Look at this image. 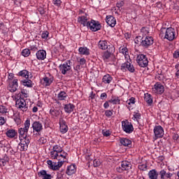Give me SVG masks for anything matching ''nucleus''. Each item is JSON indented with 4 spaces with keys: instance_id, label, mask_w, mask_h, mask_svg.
I'll use <instances>...</instances> for the list:
<instances>
[{
    "instance_id": "nucleus-1",
    "label": "nucleus",
    "mask_w": 179,
    "mask_h": 179,
    "mask_svg": "<svg viewBox=\"0 0 179 179\" xmlns=\"http://www.w3.org/2000/svg\"><path fill=\"white\" fill-rule=\"evenodd\" d=\"M29 128H30V120L27 119L24 123V127H21L18 130L20 143L18 144L17 149L20 152H26L29 148V144L30 143V140L27 137Z\"/></svg>"
},
{
    "instance_id": "nucleus-2",
    "label": "nucleus",
    "mask_w": 179,
    "mask_h": 179,
    "mask_svg": "<svg viewBox=\"0 0 179 179\" xmlns=\"http://www.w3.org/2000/svg\"><path fill=\"white\" fill-rule=\"evenodd\" d=\"M164 38L169 40V41H173V40L176 38V29H174L173 27H169L166 29V28H162L160 30L159 36H162V34H164Z\"/></svg>"
},
{
    "instance_id": "nucleus-3",
    "label": "nucleus",
    "mask_w": 179,
    "mask_h": 179,
    "mask_svg": "<svg viewBox=\"0 0 179 179\" xmlns=\"http://www.w3.org/2000/svg\"><path fill=\"white\" fill-rule=\"evenodd\" d=\"M136 61L138 65H139V66H141V68H146V66H148V64H149L148 57H146V55L143 54L138 55L136 57Z\"/></svg>"
},
{
    "instance_id": "nucleus-4",
    "label": "nucleus",
    "mask_w": 179,
    "mask_h": 179,
    "mask_svg": "<svg viewBox=\"0 0 179 179\" xmlns=\"http://www.w3.org/2000/svg\"><path fill=\"white\" fill-rule=\"evenodd\" d=\"M88 29H91L92 31H99L101 29V24L99 21L92 20L88 21Z\"/></svg>"
},
{
    "instance_id": "nucleus-5",
    "label": "nucleus",
    "mask_w": 179,
    "mask_h": 179,
    "mask_svg": "<svg viewBox=\"0 0 179 179\" xmlns=\"http://www.w3.org/2000/svg\"><path fill=\"white\" fill-rule=\"evenodd\" d=\"M122 127L126 134H132L134 132V126L128 120L122 121Z\"/></svg>"
},
{
    "instance_id": "nucleus-6",
    "label": "nucleus",
    "mask_w": 179,
    "mask_h": 179,
    "mask_svg": "<svg viewBox=\"0 0 179 179\" xmlns=\"http://www.w3.org/2000/svg\"><path fill=\"white\" fill-rule=\"evenodd\" d=\"M71 64L72 62L71 60H67L64 64L59 65V68L62 75H66V73L72 69V67L71 66Z\"/></svg>"
},
{
    "instance_id": "nucleus-7",
    "label": "nucleus",
    "mask_w": 179,
    "mask_h": 179,
    "mask_svg": "<svg viewBox=\"0 0 179 179\" xmlns=\"http://www.w3.org/2000/svg\"><path fill=\"white\" fill-rule=\"evenodd\" d=\"M64 163H65V161H60L57 162H52V161L51 160H48L47 161V164L49 166V169H50V170H59V169H61V167H62V166L64 165Z\"/></svg>"
},
{
    "instance_id": "nucleus-8",
    "label": "nucleus",
    "mask_w": 179,
    "mask_h": 179,
    "mask_svg": "<svg viewBox=\"0 0 179 179\" xmlns=\"http://www.w3.org/2000/svg\"><path fill=\"white\" fill-rule=\"evenodd\" d=\"M154 134L155 139H159L162 136H164V129L160 125L155 126L154 128Z\"/></svg>"
},
{
    "instance_id": "nucleus-9",
    "label": "nucleus",
    "mask_w": 179,
    "mask_h": 179,
    "mask_svg": "<svg viewBox=\"0 0 179 179\" xmlns=\"http://www.w3.org/2000/svg\"><path fill=\"white\" fill-rule=\"evenodd\" d=\"M54 156L51 157V159H54L56 160H58V162H65L64 160V159H66L67 156H68V153L65 152V151H64V150H62V152H59V153H56V154H53Z\"/></svg>"
},
{
    "instance_id": "nucleus-10",
    "label": "nucleus",
    "mask_w": 179,
    "mask_h": 179,
    "mask_svg": "<svg viewBox=\"0 0 179 179\" xmlns=\"http://www.w3.org/2000/svg\"><path fill=\"white\" fill-rule=\"evenodd\" d=\"M153 44V38L152 36H146L145 38H142V41L141 42V45L145 48L152 45Z\"/></svg>"
},
{
    "instance_id": "nucleus-11",
    "label": "nucleus",
    "mask_w": 179,
    "mask_h": 179,
    "mask_svg": "<svg viewBox=\"0 0 179 179\" xmlns=\"http://www.w3.org/2000/svg\"><path fill=\"white\" fill-rule=\"evenodd\" d=\"M153 92L157 94H162L164 93V86L160 83H157L152 88Z\"/></svg>"
},
{
    "instance_id": "nucleus-12",
    "label": "nucleus",
    "mask_w": 179,
    "mask_h": 179,
    "mask_svg": "<svg viewBox=\"0 0 179 179\" xmlns=\"http://www.w3.org/2000/svg\"><path fill=\"white\" fill-rule=\"evenodd\" d=\"M16 107L21 108L22 111H27V107L26 106V101L24 99H17L15 103Z\"/></svg>"
},
{
    "instance_id": "nucleus-13",
    "label": "nucleus",
    "mask_w": 179,
    "mask_h": 179,
    "mask_svg": "<svg viewBox=\"0 0 179 179\" xmlns=\"http://www.w3.org/2000/svg\"><path fill=\"white\" fill-rule=\"evenodd\" d=\"M17 87H19V85L17 84V79H14L12 82V85H9L8 87V90L11 93H15L16 90H17Z\"/></svg>"
},
{
    "instance_id": "nucleus-14",
    "label": "nucleus",
    "mask_w": 179,
    "mask_h": 179,
    "mask_svg": "<svg viewBox=\"0 0 179 179\" xmlns=\"http://www.w3.org/2000/svg\"><path fill=\"white\" fill-rule=\"evenodd\" d=\"M106 23L108 24V26H110V27H115V24H117V21L115 17L113 16L108 15L106 16Z\"/></svg>"
},
{
    "instance_id": "nucleus-15",
    "label": "nucleus",
    "mask_w": 179,
    "mask_h": 179,
    "mask_svg": "<svg viewBox=\"0 0 179 179\" xmlns=\"http://www.w3.org/2000/svg\"><path fill=\"white\" fill-rule=\"evenodd\" d=\"M38 176L42 179H52L51 174L47 173L45 170H41L38 173Z\"/></svg>"
},
{
    "instance_id": "nucleus-16",
    "label": "nucleus",
    "mask_w": 179,
    "mask_h": 179,
    "mask_svg": "<svg viewBox=\"0 0 179 179\" xmlns=\"http://www.w3.org/2000/svg\"><path fill=\"white\" fill-rule=\"evenodd\" d=\"M60 131L62 134H66L68 132V126L66 125V122L64 119L59 120Z\"/></svg>"
},
{
    "instance_id": "nucleus-17",
    "label": "nucleus",
    "mask_w": 179,
    "mask_h": 179,
    "mask_svg": "<svg viewBox=\"0 0 179 179\" xmlns=\"http://www.w3.org/2000/svg\"><path fill=\"white\" fill-rule=\"evenodd\" d=\"M128 69L129 72L134 73L135 72V68L134 67V65L131 64L129 62H127L126 63H124L121 66V69Z\"/></svg>"
},
{
    "instance_id": "nucleus-18",
    "label": "nucleus",
    "mask_w": 179,
    "mask_h": 179,
    "mask_svg": "<svg viewBox=\"0 0 179 179\" xmlns=\"http://www.w3.org/2000/svg\"><path fill=\"white\" fill-rule=\"evenodd\" d=\"M36 58L41 61L45 59V58H47V52L44 50H39L36 52Z\"/></svg>"
},
{
    "instance_id": "nucleus-19",
    "label": "nucleus",
    "mask_w": 179,
    "mask_h": 179,
    "mask_svg": "<svg viewBox=\"0 0 179 179\" xmlns=\"http://www.w3.org/2000/svg\"><path fill=\"white\" fill-rule=\"evenodd\" d=\"M78 22L83 24L84 27H87L89 26V22H87V17L83 15L81 17H78Z\"/></svg>"
},
{
    "instance_id": "nucleus-20",
    "label": "nucleus",
    "mask_w": 179,
    "mask_h": 179,
    "mask_svg": "<svg viewBox=\"0 0 179 179\" xmlns=\"http://www.w3.org/2000/svg\"><path fill=\"white\" fill-rule=\"evenodd\" d=\"M32 128L36 132H41L43 129V124L40 122L36 121L32 124Z\"/></svg>"
},
{
    "instance_id": "nucleus-21",
    "label": "nucleus",
    "mask_w": 179,
    "mask_h": 179,
    "mask_svg": "<svg viewBox=\"0 0 179 179\" xmlns=\"http://www.w3.org/2000/svg\"><path fill=\"white\" fill-rule=\"evenodd\" d=\"M76 173V166L71 164L67 167L66 173L68 176H72V174H75Z\"/></svg>"
},
{
    "instance_id": "nucleus-22",
    "label": "nucleus",
    "mask_w": 179,
    "mask_h": 179,
    "mask_svg": "<svg viewBox=\"0 0 179 179\" xmlns=\"http://www.w3.org/2000/svg\"><path fill=\"white\" fill-rule=\"evenodd\" d=\"M121 166L123 167L124 171H128V170H131V169H132V164L128 161L122 162Z\"/></svg>"
},
{
    "instance_id": "nucleus-23",
    "label": "nucleus",
    "mask_w": 179,
    "mask_h": 179,
    "mask_svg": "<svg viewBox=\"0 0 179 179\" xmlns=\"http://www.w3.org/2000/svg\"><path fill=\"white\" fill-rule=\"evenodd\" d=\"M62 148L58 145L53 146L52 151L50 152V157H52L56 153L58 154L62 152Z\"/></svg>"
},
{
    "instance_id": "nucleus-24",
    "label": "nucleus",
    "mask_w": 179,
    "mask_h": 179,
    "mask_svg": "<svg viewBox=\"0 0 179 179\" xmlns=\"http://www.w3.org/2000/svg\"><path fill=\"white\" fill-rule=\"evenodd\" d=\"M148 177L150 179H157L159 177V173L156 169H152L148 172Z\"/></svg>"
},
{
    "instance_id": "nucleus-25",
    "label": "nucleus",
    "mask_w": 179,
    "mask_h": 179,
    "mask_svg": "<svg viewBox=\"0 0 179 179\" xmlns=\"http://www.w3.org/2000/svg\"><path fill=\"white\" fill-rule=\"evenodd\" d=\"M100 50H107L108 48V42L107 41H100L98 43Z\"/></svg>"
},
{
    "instance_id": "nucleus-26",
    "label": "nucleus",
    "mask_w": 179,
    "mask_h": 179,
    "mask_svg": "<svg viewBox=\"0 0 179 179\" xmlns=\"http://www.w3.org/2000/svg\"><path fill=\"white\" fill-rule=\"evenodd\" d=\"M79 53L80 55H90V50L89 48L86 47H80L78 49Z\"/></svg>"
},
{
    "instance_id": "nucleus-27",
    "label": "nucleus",
    "mask_w": 179,
    "mask_h": 179,
    "mask_svg": "<svg viewBox=\"0 0 179 179\" xmlns=\"http://www.w3.org/2000/svg\"><path fill=\"white\" fill-rule=\"evenodd\" d=\"M6 135L8 136V138H13L17 135V132H16V130L15 129H8L7 130Z\"/></svg>"
},
{
    "instance_id": "nucleus-28",
    "label": "nucleus",
    "mask_w": 179,
    "mask_h": 179,
    "mask_svg": "<svg viewBox=\"0 0 179 179\" xmlns=\"http://www.w3.org/2000/svg\"><path fill=\"white\" fill-rule=\"evenodd\" d=\"M74 108H75V106L72 103L66 104L64 106V111L66 113H68L69 114H70V113H72Z\"/></svg>"
},
{
    "instance_id": "nucleus-29",
    "label": "nucleus",
    "mask_w": 179,
    "mask_h": 179,
    "mask_svg": "<svg viewBox=\"0 0 179 179\" xmlns=\"http://www.w3.org/2000/svg\"><path fill=\"white\" fill-rule=\"evenodd\" d=\"M68 98V94L65 92L64 91L60 92L57 95L58 100L62 101V100H66Z\"/></svg>"
},
{
    "instance_id": "nucleus-30",
    "label": "nucleus",
    "mask_w": 179,
    "mask_h": 179,
    "mask_svg": "<svg viewBox=\"0 0 179 179\" xmlns=\"http://www.w3.org/2000/svg\"><path fill=\"white\" fill-rule=\"evenodd\" d=\"M120 143L123 146H131L132 141L128 138H123L120 139Z\"/></svg>"
},
{
    "instance_id": "nucleus-31",
    "label": "nucleus",
    "mask_w": 179,
    "mask_h": 179,
    "mask_svg": "<svg viewBox=\"0 0 179 179\" xmlns=\"http://www.w3.org/2000/svg\"><path fill=\"white\" fill-rule=\"evenodd\" d=\"M111 80H113V77L109 74L105 75L102 78V82H103V83H111Z\"/></svg>"
},
{
    "instance_id": "nucleus-32",
    "label": "nucleus",
    "mask_w": 179,
    "mask_h": 179,
    "mask_svg": "<svg viewBox=\"0 0 179 179\" xmlns=\"http://www.w3.org/2000/svg\"><path fill=\"white\" fill-rule=\"evenodd\" d=\"M21 82L23 86H27V87H33L34 85L31 80H23Z\"/></svg>"
},
{
    "instance_id": "nucleus-33",
    "label": "nucleus",
    "mask_w": 179,
    "mask_h": 179,
    "mask_svg": "<svg viewBox=\"0 0 179 179\" xmlns=\"http://www.w3.org/2000/svg\"><path fill=\"white\" fill-rule=\"evenodd\" d=\"M17 75L22 76V78H25V79H29V71L27 70L20 71Z\"/></svg>"
},
{
    "instance_id": "nucleus-34",
    "label": "nucleus",
    "mask_w": 179,
    "mask_h": 179,
    "mask_svg": "<svg viewBox=\"0 0 179 179\" xmlns=\"http://www.w3.org/2000/svg\"><path fill=\"white\" fill-rule=\"evenodd\" d=\"M144 100L148 103V104H152L153 103V99H152V95L149 94H145L144 96Z\"/></svg>"
},
{
    "instance_id": "nucleus-35",
    "label": "nucleus",
    "mask_w": 179,
    "mask_h": 179,
    "mask_svg": "<svg viewBox=\"0 0 179 179\" xmlns=\"http://www.w3.org/2000/svg\"><path fill=\"white\" fill-rule=\"evenodd\" d=\"M43 85H45V86H50V85H51L52 83V78H48V77H44L43 78Z\"/></svg>"
},
{
    "instance_id": "nucleus-36",
    "label": "nucleus",
    "mask_w": 179,
    "mask_h": 179,
    "mask_svg": "<svg viewBox=\"0 0 179 179\" xmlns=\"http://www.w3.org/2000/svg\"><path fill=\"white\" fill-rule=\"evenodd\" d=\"M9 157L8 156H4L3 158L0 159V166H6V163H8Z\"/></svg>"
},
{
    "instance_id": "nucleus-37",
    "label": "nucleus",
    "mask_w": 179,
    "mask_h": 179,
    "mask_svg": "<svg viewBox=\"0 0 179 179\" xmlns=\"http://www.w3.org/2000/svg\"><path fill=\"white\" fill-rule=\"evenodd\" d=\"M106 50V51L110 54H114V52H115V48L113 45H108V48Z\"/></svg>"
},
{
    "instance_id": "nucleus-38",
    "label": "nucleus",
    "mask_w": 179,
    "mask_h": 179,
    "mask_svg": "<svg viewBox=\"0 0 179 179\" xmlns=\"http://www.w3.org/2000/svg\"><path fill=\"white\" fill-rule=\"evenodd\" d=\"M65 175V170L62 169L61 171H59L57 172V179H62L64 178V176Z\"/></svg>"
},
{
    "instance_id": "nucleus-39",
    "label": "nucleus",
    "mask_w": 179,
    "mask_h": 179,
    "mask_svg": "<svg viewBox=\"0 0 179 179\" xmlns=\"http://www.w3.org/2000/svg\"><path fill=\"white\" fill-rule=\"evenodd\" d=\"M1 114H6L8 113V108L5 106L0 105Z\"/></svg>"
},
{
    "instance_id": "nucleus-40",
    "label": "nucleus",
    "mask_w": 179,
    "mask_h": 179,
    "mask_svg": "<svg viewBox=\"0 0 179 179\" xmlns=\"http://www.w3.org/2000/svg\"><path fill=\"white\" fill-rule=\"evenodd\" d=\"M22 55H23V57H29L30 55V50L24 49L22 51Z\"/></svg>"
},
{
    "instance_id": "nucleus-41",
    "label": "nucleus",
    "mask_w": 179,
    "mask_h": 179,
    "mask_svg": "<svg viewBox=\"0 0 179 179\" xmlns=\"http://www.w3.org/2000/svg\"><path fill=\"white\" fill-rule=\"evenodd\" d=\"M112 55H113V54L110 53V52L106 51V52L103 53V59H110V57H111Z\"/></svg>"
},
{
    "instance_id": "nucleus-42",
    "label": "nucleus",
    "mask_w": 179,
    "mask_h": 179,
    "mask_svg": "<svg viewBox=\"0 0 179 179\" xmlns=\"http://www.w3.org/2000/svg\"><path fill=\"white\" fill-rule=\"evenodd\" d=\"M120 99L116 98V99H112L108 101L109 103H112V104H120Z\"/></svg>"
},
{
    "instance_id": "nucleus-43",
    "label": "nucleus",
    "mask_w": 179,
    "mask_h": 179,
    "mask_svg": "<svg viewBox=\"0 0 179 179\" xmlns=\"http://www.w3.org/2000/svg\"><path fill=\"white\" fill-rule=\"evenodd\" d=\"M141 31V33H143V34H144L145 36H146V34H149V28L146 27H142Z\"/></svg>"
},
{
    "instance_id": "nucleus-44",
    "label": "nucleus",
    "mask_w": 179,
    "mask_h": 179,
    "mask_svg": "<svg viewBox=\"0 0 179 179\" xmlns=\"http://www.w3.org/2000/svg\"><path fill=\"white\" fill-rule=\"evenodd\" d=\"M120 52H122L123 55H124V56L128 55V54H129L128 48H122L120 50Z\"/></svg>"
},
{
    "instance_id": "nucleus-45",
    "label": "nucleus",
    "mask_w": 179,
    "mask_h": 179,
    "mask_svg": "<svg viewBox=\"0 0 179 179\" xmlns=\"http://www.w3.org/2000/svg\"><path fill=\"white\" fill-rule=\"evenodd\" d=\"M94 167H99L101 164L100 159H94L93 162Z\"/></svg>"
},
{
    "instance_id": "nucleus-46",
    "label": "nucleus",
    "mask_w": 179,
    "mask_h": 179,
    "mask_svg": "<svg viewBox=\"0 0 179 179\" xmlns=\"http://www.w3.org/2000/svg\"><path fill=\"white\" fill-rule=\"evenodd\" d=\"M127 103L129 106H131V104H135V98L134 97L130 98L129 100L127 101Z\"/></svg>"
},
{
    "instance_id": "nucleus-47",
    "label": "nucleus",
    "mask_w": 179,
    "mask_h": 179,
    "mask_svg": "<svg viewBox=\"0 0 179 179\" xmlns=\"http://www.w3.org/2000/svg\"><path fill=\"white\" fill-rule=\"evenodd\" d=\"M48 34H50V33H48V31H44L41 35L42 38L47 40V38H48Z\"/></svg>"
},
{
    "instance_id": "nucleus-48",
    "label": "nucleus",
    "mask_w": 179,
    "mask_h": 179,
    "mask_svg": "<svg viewBox=\"0 0 179 179\" xmlns=\"http://www.w3.org/2000/svg\"><path fill=\"white\" fill-rule=\"evenodd\" d=\"M135 43L136 44H139L141 43H142V36H137L135 40Z\"/></svg>"
},
{
    "instance_id": "nucleus-49",
    "label": "nucleus",
    "mask_w": 179,
    "mask_h": 179,
    "mask_svg": "<svg viewBox=\"0 0 179 179\" xmlns=\"http://www.w3.org/2000/svg\"><path fill=\"white\" fill-rule=\"evenodd\" d=\"M102 134L103 136H110L111 135L110 130H106V131L103 130Z\"/></svg>"
},
{
    "instance_id": "nucleus-50",
    "label": "nucleus",
    "mask_w": 179,
    "mask_h": 179,
    "mask_svg": "<svg viewBox=\"0 0 179 179\" xmlns=\"http://www.w3.org/2000/svg\"><path fill=\"white\" fill-rule=\"evenodd\" d=\"M159 176L161 177V179H164V177H166V171L164 170H162L159 172Z\"/></svg>"
},
{
    "instance_id": "nucleus-51",
    "label": "nucleus",
    "mask_w": 179,
    "mask_h": 179,
    "mask_svg": "<svg viewBox=\"0 0 179 179\" xmlns=\"http://www.w3.org/2000/svg\"><path fill=\"white\" fill-rule=\"evenodd\" d=\"M134 117L138 121V120H141V113L134 112Z\"/></svg>"
},
{
    "instance_id": "nucleus-52",
    "label": "nucleus",
    "mask_w": 179,
    "mask_h": 179,
    "mask_svg": "<svg viewBox=\"0 0 179 179\" xmlns=\"http://www.w3.org/2000/svg\"><path fill=\"white\" fill-rule=\"evenodd\" d=\"M148 166H146V164H141L138 166V169L140 170H142L143 171H145V170H146Z\"/></svg>"
},
{
    "instance_id": "nucleus-53",
    "label": "nucleus",
    "mask_w": 179,
    "mask_h": 179,
    "mask_svg": "<svg viewBox=\"0 0 179 179\" xmlns=\"http://www.w3.org/2000/svg\"><path fill=\"white\" fill-rule=\"evenodd\" d=\"M173 58L177 59L179 58V49H178L177 50H176L173 54Z\"/></svg>"
},
{
    "instance_id": "nucleus-54",
    "label": "nucleus",
    "mask_w": 179,
    "mask_h": 179,
    "mask_svg": "<svg viewBox=\"0 0 179 179\" xmlns=\"http://www.w3.org/2000/svg\"><path fill=\"white\" fill-rule=\"evenodd\" d=\"M116 171H117V173H123L125 171L122 166H117L116 168Z\"/></svg>"
},
{
    "instance_id": "nucleus-55",
    "label": "nucleus",
    "mask_w": 179,
    "mask_h": 179,
    "mask_svg": "<svg viewBox=\"0 0 179 179\" xmlns=\"http://www.w3.org/2000/svg\"><path fill=\"white\" fill-rule=\"evenodd\" d=\"M105 115L106 117H111L113 115V111H111V110H106Z\"/></svg>"
},
{
    "instance_id": "nucleus-56",
    "label": "nucleus",
    "mask_w": 179,
    "mask_h": 179,
    "mask_svg": "<svg viewBox=\"0 0 179 179\" xmlns=\"http://www.w3.org/2000/svg\"><path fill=\"white\" fill-rule=\"evenodd\" d=\"M176 69H178L177 72L176 73V76L177 79H179V64L176 65Z\"/></svg>"
},
{
    "instance_id": "nucleus-57",
    "label": "nucleus",
    "mask_w": 179,
    "mask_h": 179,
    "mask_svg": "<svg viewBox=\"0 0 179 179\" xmlns=\"http://www.w3.org/2000/svg\"><path fill=\"white\" fill-rule=\"evenodd\" d=\"M116 6L118 8V9L122 8V6H124V1H120L119 3H117Z\"/></svg>"
},
{
    "instance_id": "nucleus-58",
    "label": "nucleus",
    "mask_w": 179,
    "mask_h": 179,
    "mask_svg": "<svg viewBox=\"0 0 179 179\" xmlns=\"http://www.w3.org/2000/svg\"><path fill=\"white\" fill-rule=\"evenodd\" d=\"M53 3L56 6H59L61 5V0H53Z\"/></svg>"
},
{
    "instance_id": "nucleus-59",
    "label": "nucleus",
    "mask_w": 179,
    "mask_h": 179,
    "mask_svg": "<svg viewBox=\"0 0 179 179\" xmlns=\"http://www.w3.org/2000/svg\"><path fill=\"white\" fill-rule=\"evenodd\" d=\"M101 100H106V99H107V94L106 93H102L101 94Z\"/></svg>"
},
{
    "instance_id": "nucleus-60",
    "label": "nucleus",
    "mask_w": 179,
    "mask_h": 179,
    "mask_svg": "<svg viewBox=\"0 0 179 179\" xmlns=\"http://www.w3.org/2000/svg\"><path fill=\"white\" fill-rule=\"evenodd\" d=\"M8 80H12V79H13V78H15V74H13V73H10L8 74Z\"/></svg>"
},
{
    "instance_id": "nucleus-61",
    "label": "nucleus",
    "mask_w": 179,
    "mask_h": 179,
    "mask_svg": "<svg viewBox=\"0 0 179 179\" xmlns=\"http://www.w3.org/2000/svg\"><path fill=\"white\" fill-rule=\"evenodd\" d=\"M86 64V59L85 58H82L80 59V65H85Z\"/></svg>"
},
{
    "instance_id": "nucleus-62",
    "label": "nucleus",
    "mask_w": 179,
    "mask_h": 179,
    "mask_svg": "<svg viewBox=\"0 0 179 179\" xmlns=\"http://www.w3.org/2000/svg\"><path fill=\"white\" fill-rule=\"evenodd\" d=\"M5 124V119L2 117H0V125H3Z\"/></svg>"
},
{
    "instance_id": "nucleus-63",
    "label": "nucleus",
    "mask_w": 179,
    "mask_h": 179,
    "mask_svg": "<svg viewBox=\"0 0 179 179\" xmlns=\"http://www.w3.org/2000/svg\"><path fill=\"white\" fill-rule=\"evenodd\" d=\"M108 103H110L108 101L105 102V103L103 104L104 108H108L110 107V104Z\"/></svg>"
},
{
    "instance_id": "nucleus-64",
    "label": "nucleus",
    "mask_w": 179,
    "mask_h": 179,
    "mask_svg": "<svg viewBox=\"0 0 179 179\" xmlns=\"http://www.w3.org/2000/svg\"><path fill=\"white\" fill-rule=\"evenodd\" d=\"M179 138L178 134H175L173 136V139H174V141H177Z\"/></svg>"
}]
</instances>
